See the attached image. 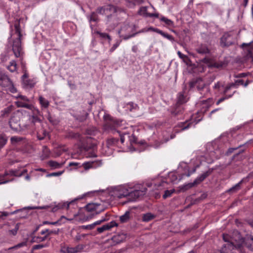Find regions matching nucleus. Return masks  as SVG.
I'll list each match as a JSON object with an SVG mask.
<instances>
[{
	"label": "nucleus",
	"mask_w": 253,
	"mask_h": 253,
	"mask_svg": "<svg viewBox=\"0 0 253 253\" xmlns=\"http://www.w3.org/2000/svg\"><path fill=\"white\" fill-rule=\"evenodd\" d=\"M107 11L106 24L112 29L116 27L120 20L118 17V14L125 13V9L123 8L114 5L112 4L106 5Z\"/></svg>",
	"instance_id": "obj_1"
},
{
	"label": "nucleus",
	"mask_w": 253,
	"mask_h": 253,
	"mask_svg": "<svg viewBox=\"0 0 253 253\" xmlns=\"http://www.w3.org/2000/svg\"><path fill=\"white\" fill-rule=\"evenodd\" d=\"M136 28V26L135 25L124 24L118 31L120 37L126 40L134 37L138 33L144 32V30H142L136 32H135Z\"/></svg>",
	"instance_id": "obj_2"
},
{
	"label": "nucleus",
	"mask_w": 253,
	"mask_h": 253,
	"mask_svg": "<svg viewBox=\"0 0 253 253\" xmlns=\"http://www.w3.org/2000/svg\"><path fill=\"white\" fill-rule=\"evenodd\" d=\"M15 30V33L17 34L18 37L14 40L13 42L12 50L14 55L16 57L20 56L21 51L22 50L21 47V38L22 35L21 33V29L19 23H16L14 25Z\"/></svg>",
	"instance_id": "obj_3"
},
{
	"label": "nucleus",
	"mask_w": 253,
	"mask_h": 253,
	"mask_svg": "<svg viewBox=\"0 0 253 253\" xmlns=\"http://www.w3.org/2000/svg\"><path fill=\"white\" fill-rule=\"evenodd\" d=\"M236 39L230 32L225 33L220 39V45L222 48L234 45Z\"/></svg>",
	"instance_id": "obj_4"
},
{
	"label": "nucleus",
	"mask_w": 253,
	"mask_h": 253,
	"mask_svg": "<svg viewBox=\"0 0 253 253\" xmlns=\"http://www.w3.org/2000/svg\"><path fill=\"white\" fill-rule=\"evenodd\" d=\"M147 190V189L146 187H143L141 190H135L133 191L131 190V189L130 188L129 194L127 197V200L124 202V203L136 201L138 198L143 197L146 194Z\"/></svg>",
	"instance_id": "obj_5"
},
{
	"label": "nucleus",
	"mask_w": 253,
	"mask_h": 253,
	"mask_svg": "<svg viewBox=\"0 0 253 253\" xmlns=\"http://www.w3.org/2000/svg\"><path fill=\"white\" fill-rule=\"evenodd\" d=\"M20 120V114L18 112L11 117L9 121V124L10 128L15 131H18L21 130Z\"/></svg>",
	"instance_id": "obj_6"
},
{
	"label": "nucleus",
	"mask_w": 253,
	"mask_h": 253,
	"mask_svg": "<svg viewBox=\"0 0 253 253\" xmlns=\"http://www.w3.org/2000/svg\"><path fill=\"white\" fill-rule=\"evenodd\" d=\"M81 151H88L91 150H94L96 145L92 142V138L90 137H87L84 140L81 142L79 145Z\"/></svg>",
	"instance_id": "obj_7"
},
{
	"label": "nucleus",
	"mask_w": 253,
	"mask_h": 253,
	"mask_svg": "<svg viewBox=\"0 0 253 253\" xmlns=\"http://www.w3.org/2000/svg\"><path fill=\"white\" fill-rule=\"evenodd\" d=\"M100 205H101L100 204L89 203L85 206V209L87 211L91 212L95 211L94 213H93L90 216H87L86 220L92 218V217L94 215H97L104 211L105 209L104 208H102L100 209H99V207L100 206Z\"/></svg>",
	"instance_id": "obj_8"
},
{
	"label": "nucleus",
	"mask_w": 253,
	"mask_h": 253,
	"mask_svg": "<svg viewBox=\"0 0 253 253\" xmlns=\"http://www.w3.org/2000/svg\"><path fill=\"white\" fill-rule=\"evenodd\" d=\"M130 188H127L125 186H119L115 188L113 193L114 196L119 199H121L124 197H127L129 194V190Z\"/></svg>",
	"instance_id": "obj_9"
},
{
	"label": "nucleus",
	"mask_w": 253,
	"mask_h": 253,
	"mask_svg": "<svg viewBox=\"0 0 253 253\" xmlns=\"http://www.w3.org/2000/svg\"><path fill=\"white\" fill-rule=\"evenodd\" d=\"M239 234V244H242V247H246L249 250L253 251V236H248L245 238H240Z\"/></svg>",
	"instance_id": "obj_10"
},
{
	"label": "nucleus",
	"mask_w": 253,
	"mask_h": 253,
	"mask_svg": "<svg viewBox=\"0 0 253 253\" xmlns=\"http://www.w3.org/2000/svg\"><path fill=\"white\" fill-rule=\"evenodd\" d=\"M189 87L192 88L196 86L199 91H201L204 89L205 86V84L200 78L194 79L189 83Z\"/></svg>",
	"instance_id": "obj_11"
},
{
	"label": "nucleus",
	"mask_w": 253,
	"mask_h": 253,
	"mask_svg": "<svg viewBox=\"0 0 253 253\" xmlns=\"http://www.w3.org/2000/svg\"><path fill=\"white\" fill-rule=\"evenodd\" d=\"M104 119L105 121L104 126L106 129H114L115 128L116 122L110 115H105Z\"/></svg>",
	"instance_id": "obj_12"
},
{
	"label": "nucleus",
	"mask_w": 253,
	"mask_h": 253,
	"mask_svg": "<svg viewBox=\"0 0 253 253\" xmlns=\"http://www.w3.org/2000/svg\"><path fill=\"white\" fill-rule=\"evenodd\" d=\"M12 84V81L8 77L0 72V85L3 87H8Z\"/></svg>",
	"instance_id": "obj_13"
},
{
	"label": "nucleus",
	"mask_w": 253,
	"mask_h": 253,
	"mask_svg": "<svg viewBox=\"0 0 253 253\" xmlns=\"http://www.w3.org/2000/svg\"><path fill=\"white\" fill-rule=\"evenodd\" d=\"M214 170L213 168H210L209 170L203 173L200 176L198 177L194 181L197 185L200 184L201 182L204 181L207 177L211 175L213 171Z\"/></svg>",
	"instance_id": "obj_14"
},
{
	"label": "nucleus",
	"mask_w": 253,
	"mask_h": 253,
	"mask_svg": "<svg viewBox=\"0 0 253 253\" xmlns=\"http://www.w3.org/2000/svg\"><path fill=\"white\" fill-rule=\"evenodd\" d=\"M126 239V234L124 233L118 234L113 236L111 240L114 242L113 245L120 244L124 242Z\"/></svg>",
	"instance_id": "obj_15"
},
{
	"label": "nucleus",
	"mask_w": 253,
	"mask_h": 253,
	"mask_svg": "<svg viewBox=\"0 0 253 253\" xmlns=\"http://www.w3.org/2000/svg\"><path fill=\"white\" fill-rule=\"evenodd\" d=\"M183 108L179 105L175 104L170 110V113L173 117H177L182 114Z\"/></svg>",
	"instance_id": "obj_16"
},
{
	"label": "nucleus",
	"mask_w": 253,
	"mask_h": 253,
	"mask_svg": "<svg viewBox=\"0 0 253 253\" xmlns=\"http://www.w3.org/2000/svg\"><path fill=\"white\" fill-rule=\"evenodd\" d=\"M28 75L27 73H25L22 77L23 84L25 87L33 88L35 85V83L33 81L28 79Z\"/></svg>",
	"instance_id": "obj_17"
},
{
	"label": "nucleus",
	"mask_w": 253,
	"mask_h": 253,
	"mask_svg": "<svg viewBox=\"0 0 253 253\" xmlns=\"http://www.w3.org/2000/svg\"><path fill=\"white\" fill-rule=\"evenodd\" d=\"M38 115H40V112L37 110L36 111L34 112V114L32 116L31 123L34 126H36L37 124L41 125L42 120Z\"/></svg>",
	"instance_id": "obj_18"
},
{
	"label": "nucleus",
	"mask_w": 253,
	"mask_h": 253,
	"mask_svg": "<svg viewBox=\"0 0 253 253\" xmlns=\"http://www.w3.org/2000/svg\"><path fill=\"white\" fill-rule=\"evenodd\" d=\"M101 161L97 162H88L83 164V166L85 170H87L90 168H95L96 166H99L101 165Z\"/></svg>",
	"instance_id": "obj_19"
},
{
	"label": "nucleus",
	"mask_w": 253,
	"mask_h": 253,
	"mask_svg": "<svg viewBox=\"0 0 253 253\" xmlns=\"http://www.w3.org/2000/svg\"><path fill=\"white\" fill-rule=\"evenodd\" d=\"M80 135L78 132H75L72 131H69L66 132L65 137L68 139H80Z\"/></svg>",
	"instance_id": "obj_20"
},
{
	"label": "nucleus",
	"mask_w": 253,
	"mask_h": 253,
	"mask_svg": "<svg viewBox=\"0 0 253 253\" xmlns=\"http://www.w3.org/2000/svg\"><path fill=\"white\" fill-rule=\"evenodd\" d=\"M154 32L161 35L164 37L169 39V40L172 42L174 41L173 37L171 35H170L166 33H165L163 31L160 30L157 28H155V29H154Z\"/></svg>",
	"instance_id": "obj_21"
},
{
	"label": "nucleus",
	"mask_w": 253,
	"mask_h": 253,
	"mask_svg": "<svg viewBox=\"0 0 253 253\" xmlns=\"http://www.w3.org/2000/svg\"><path fill=\"white\" fill-rule=\"evenodd\" d=\"M239 244L237 243L236 244H234L232 241L227 243L225 244H224L221 248H224V250H232L233 249H236V246Z\"/></svg>",
	"instance_id": "obj_22"
},
{
	"label": "nucleus",
	"mask_w": 253,
	"mask_h": 253,
	"mask_svg": "<svg viewBox=\"0 0 253 253\" xmlns=\"http://www.w3.org/2000/svg\"><path fill=\"white\" fill-rule=\"evenodd\" d=\"M186 102L185 97L182 92H179L178 94L177 100L176 103V105L181 106L183 103Z\"/></svg>",
	"instance_id": "obj_23"
},
{
	"label": "nucleus",
	"mask_w": 253,
	"mask_h": 253,
	"mask_svg": "<svg viewBox=\"0 0 253 253\" xmlns=\"http://www.w3.org/2000/svg\"><path fill=\"white\" fill-rule=\"evenodd\" d=\"M59 232V229H57V230H50L49 229H45L44 230L42 231L41 232V235L45 234V236H46V238H47V237L49 236H50L52 234H56V235L58 234Z\"/></svg>",
	"instance_id": "obj_24"
},
{
	"label": "nucleus",
	"mask_w": 253,
	"mask_h": 253,
	"mask_svg": "<svg viewBox=\"0 0 253 253\" xmlns=\"http://www.w3.org/2000/svg\"><path fill=\"white\" fill-rule=\"evenodd\" d=\"M130 218V212L126 211L124 214L120 217V221L122 223H126L127 222Z\"/></svg>",
	"instance_id": "obj_25"
},
{
	"label": "nucleus",
	"mask_w": 253,
	"mask_h": 253,
	"mask_svg": "<svg viewBox=\"0 0 253 253\" xmlns=\"http://www.w3.org/2000/svg\"><path fill=\"white\" fill-rule=\"evenodd\" d=\"M119 141V139L116 138H108L106 141V144L108 147L114 146L117 144Z\"/></svg>",
	"instance_id": "obj_26"
},
{
	"label": "nucleus",
	"mask_w": 253,
	"mask_h": 253,
	"mask_svg": "<svg viewBox=\"0 0 253 253\" xmlns=\"http://www.w3.org/2000/svg\"><path fill=\"white\" fill-rule=\"evenodd\" d=\"M155 217V215L150 212H148L143 215L142 220L145 222H148L154 219Z\"/></svg>",
	"instance_id": "obj_27"
},
{
	"label": "nucleus",
	"mask_w": 253,
	"mask_h": 253,
	"mask_svg": "<svg viewBox=\"0 0 253 253\" xmlns=\"http://www.w3.org/2000/svg\"><path fill=\"white\" fill-rule=\"evenodd\" d=\"M196 185H197V184L195 183V181H194L193 182L189 183L187 184L180 186V189L181 191H185Z\"/></svg>",
	"instance_id": "obj_28"
},
{
	"label": "nucleus",
	"mask_w": 253,
	"mask_h": 253,
	"mask_svg": "<svg viewBox=\"0 0 253 253\" xmlns=\"http://www.w3.org/2000/svg\"><path fill=\"white\" fill-rule=\"evenodd\" d=\"M196 51L200 54H206L210 52V50L207 46L202 45L201 46L197 48Z\"/></svg>",
	"instance_id": "obj_29"
},
{
	"label": "nucleus",
	"mask_w": 253,
	"mask_h": 253,
	"mask_svg": "<svg viewBox=\"0 0 253 253\" xmlns=\"http://www.w3.org/2000/svg\"><path fill=\"white\" fill-rule=\"evenodd\" d=\"M46 236H43V237H40V236H32V239L31 241V243H41L42 242H43L45 241L46 239Z\"/></svg>",
	"instance_id": "obj_30"
},
{
	"label": "nucleus",
	"mask_w": 253,
	"mask_h": 253,
	"mask_svg": "<svg viewBox=\"0 0 253 253\" xmlns=\"http://www.w3.org/2000/svg\"><path fill=\"white\" fill-rule=\"evenodd\" d=\"M88 19L89 20V22H97L99 21V18L98 16L97 15V13L96 12V11L95 12H92L90 15V16L88 17Z\"/></svg>",
	"instance_id": "obj_31"
},
{
	"label": "nucleus",
	"mask_w": 253,
	"mask_h": 253,
	"mask_svg": "<svg viewBox=\"0 0 253 253\" xmlns=\"http://www.w3.org/2000/svg\"><path fill=\"white\" fill-rule=\"evenodd\" d=\"M128 137L129 138V140L131 145L137 143H139L141 145L144 144L143 141L138 142L137 138L133 134H132L131 136H128Z\"/></svg>",
	"instance_id": "obj_32"
},
{
	"label": "nucleus",
	"mask_w": 253,
	"mask_h": 253,
	"mask_svg": "<svg viewBox=\"0 0 253 253\" xmlns=\"http://www.w3.org/2000/svg\"><path fill=\"white\" fill-rule=\"evenodd\" d=\"M74 247H63L61 249V252L62 253H75Z\"/></svg>",
	"instance_id": "obj_33"
},
{
	"label": "nucleus",
	"mask_w": 253,
	"mask_h": 253,
	"mask_svg": "<svg viewBox=\"0 0 253 253\" xmlns=\"http://www.w3.org/2000/svg\"><path fill=\"white\" fill-rule=\"evenodd\" d=\"M106 8V5L102 6H99L98 7L96 10V12L98 14H101V15H105L107 16V11Z\"/></svg>",
	"instance_id": "obj_34"
},
{
	"label": "nucleus",
	"mask_w": 253,
	"mask_h": 253,
	"mask_svg": "<svg viewBox=\"0 0 253 253\" xmlns=\"http://www.w3.org/2000/svg\"><path fill=\"white\" fill-rule=\"evenodd\" d=\"M39 101L41 106L45 108H47L49 106V102L42 96L39 97Z\"/></svg>",
	"instance_id": "obj_35"
},
{
	"label": "nucleus",
	"mask_w": 253,
	"mask_h": 253,
	"mask_svg": "<svg viewBox=\"0 0 253 253\" xmlns=\"http://www.w3.org/2000/svg\"><path fill=\"white\" fill-rule=\"evenodd\" d=\"M17 68V64L15 61L12 60L10 62V65L8 66L7 69L11 72H13L16 71Z\"/></svg>",
	"instance_id": "obj_36"
},
{
	"label": "nucleus",
	"mask_w": 253,
	"mask_h": 253,
	"mask_svg": "<svg viewBox=\"0 0 253 253\" xmlns=\"http://www.w3.org/2000/svg\"><path fill=\"white\" fill-rule=\"evenodd\" d=\"M48 164L50 167L56 169L61 167L63 164H60L54 161H49L48 162Z\"/></svg>",
	"instance_id": "obj_37"
},
{
	"label": "nucleus",
	"mask_w": 253,
	"mask_h": 253,
	"mask_svg": "<svg viewBox=\"0 0 253 253\" xmlns=\"http://www.w3.org/2000/svg\"><path fill=\"white\" fill-rule=\"evenodd\" d=\"M243 180L240 181L238 183L236 184L235 186H233L232 188L229 189L228 190V192H236L237 191L239 190L240 189V185L242 183Z\"/></svg>",
	"instance_id": "obj_38"
},
{
	"label": "nucleus",
	"mask_w": 253,
	"mask_h": 253,
	"mask_svg": "<svg viewBox=\"0 0 253 253\" xmlns=\"http://www.w3.org/2000/svg\"><path fill=\"white\" fill-rule=\"evenodd\" d=\"M147 8L146 6L141 7L138 13L140 15H142L146 17H149L148 16V14H150V13H148L147 12Z\"/></svg>",
	"instance_id": "obj_39"
},
{
	"label": "nucleus",
	"mask_w": 253,
	"mask_h": 253,
	"mask_svg": "<svg viewBox=\"0 0 253 253\" xmlns=\"http://www.w3.org/2000/svg\"><path fill=\"white\" fill-rule=\"evenodd\" d=\"M104 226H105L106 230H109L112 227H115V226H117L118 224L115 221H112L110 223H108L105 225H104Z\"/></svg>",
	"instance_id": "obj_40"
},
{
	"label": "nucleus",
	"mask_w": 253,
	"mask_h": 253,
	"mask_svg": "<svg viewBox=\"0 0 253 253\" xmlns=\"http://www.w3.org/2000/svg\"><path fill=\"white\" fill-rule=\"evenodd\" d=\"M7 142V138L5 135L0 134V149L2 148Z\"/></svg>",
	"instance_id": "obj_41"
},
{
	"label": "nucleus",
	"mask_w": 253,
	"mask_h": 253,
	"mask_svg": "<svg viewBox=\"0 0 253 253\" xmlns=\"http://www.w3.org/2000/svg\"><path fill=\"white\" fill-rule=\"evenodd\" d=\"M191 124V123L189 122V121H187L185 122L182 123L179 125V126L181 127V130H183L188 128Z\"/></svg>",
	"instance_id": "obj_42"
},
{
	"label": "nucleus",
	"mask_w": 253,
	"mask_h": 253,
	"mask_svg": "<svg viewBox=\"0 0 253 253\" xmlns=\"http://www.w3.org/2000/svg\"><path fill=\"white\" fill-rule=\"evenodd\" d=\"M175 192V190L174 189L171 190H167L165 191L164 194L163 195V198L164 199H167L168 197L171 196V194Z\"/></svg>",
	"instance_id": "obj_43"
},
{
	"label": "nucleus",
	"mask_w": 253,
	"mask_h": 253,
	"mask_svg": "<svg viewBox=\"0 0 253 253\" xmlns=\"http://www.w3.org/2000/svg\"><path fill=\"white\" fill-rule=\"evenodd\" d=\"M65 218V217L64 216H62L59 219H58V220H57L56 221H55V222H49V221H44L42 223H43V224H51V225H55L57 224H60L61 220L62 218Z\"/></svg>",
	"instance_id": "obj_44"
},
{
	"label": "nucleus",
	"mask_w": 253,
	"mask_h": 253,
	"mask_svg": "<svg viewBox=\"0 0 253 253\" xmlns=\"http://www.w3.org/2000/svg\"><path fill=\"white\" fill-rule=\"evenodd\" d=\"M42 135H41L40 132H37V137L39 139L42 140L48 134V132L45 130L43 129L42 130Z\"/></svg>",
	"instance_id": "obj_45"
},
{
	"label": "nucleus",
	"mask_w": 253,
	"mask_h": 253,
	"mask_svg": "<svg viewBox=\"0 0 253 253\" xmlns=\"http://www.w3.org/2000/svg\"><path fill=\"white\" fill-rule=\"evenodd\" d=\"M49 244L46 243L45 244H38L36 245L33 246L32 247V250H38L41 249H42L43 248H45L47 246H48Z\"/></svg>",
	"instance_id": "obj_46"
},
{
	"label": "nucleus",
	"mask_w": 253,
	"mask_h": 253,
	"mask_svg": "<svg viewBox=\"0 0 253 253\" xmlns=\"http://www.w3.org/2000/svg\"><path fill=\"white\" fill-rule=\"evenodd\" d=\"M200 62L207 64L208 67H210L212 63V60L209 58L205 57L203 59L200 60Z\"/></svg>",
	"instance_id": "obj_47"
},
{
	"label": "nucleus",
	"mask_w": 253,
	"mask_h": 253,
	"mask_svg": "<svg viewBox=\"0 0 253 253\" xmlns=\"http://www.w3.org/2000/svg\"><path fill=\"white\" fill-rule=\"evenodd\" d=\"M17 106L19 107H23L27 109H31L32 106L30 104L23 103L22 102H17Z\"/></svg>",
	"instance_id": "obj_48"
},
{
	"label": "nucleus",
	"mask_w": 253,
	"mask_h": 253,
	"mask_svg": "<svg viewBox=\"0 0 253 253\" xmlns=\"http://www.w3.org/2000/svg\"><path fill=\"white\" fill-rule=\"evenodd\" d=\"M161 20L162 21L164 22L166 24H167L168 26H172L173 25V22L171 20L165 17H162L161 18Z\"/></svg>",
	"instance_id": "obj_49"
},
{
	"label": "nucleus",
	"mask_w": 253,
	"mask_h": 253,
	"mask_svg": "<svg viewBox=\"0 0 253 253\" xmlns=\"http://www.w3.org/2000/svg\"><path fill=\"white\" fill-rule=\"evenodd\" d=\"M237 86V84H235V82L234 83H231L229 84H228L225 88L224 89V90L223 91V94H225L227 93V92H228V91L230 89V88L232 87H234V86Z\"/></svg>",
	"instance_id": "obj_50"
},
{
	"label": "nucleus",
	"mask_w": 253,
	"mask_h": 253,
	"mask_svg": "<svg viewBox=\"0 0 253 253\" xmlns=\"http://www.w3.org/2000/svg\"><path fill=\"white\" fill-rule=\"evenodd\" d=\"M47 119L49 122L51 123L53 125H57V124H58L59 122V121L58 120L54 118L53 117L50 115L48 116Z\"/></svg>",
	"instance_id": "obj_51"
},
{
	"label": "nucleus",
	"mask_w": 253,
	"mask_h": 253,
	"mask_svg": "<svg viewBox=\"0 0 253 253\" xmlns=\"http://www.w3.org/2000/svg\"><path fill=\"white\" fill-rule=\"evenodd\" d=\"M11 175L20 177L23 175V173H20L18 170H9Z\"/></svg>",
	"instance_id": "obj_52"
},
{
	"label": "nucleus",
	"mask_w": 253,
	"mask_h": 253,
	"mask_svg": "<svg viewBox=\"0 0 253 253\" xmlns=\"http://www.w3.org/2000/svg\"><path fill=\"white\" fill-rule=\"evenodd\" d=\"M233 94H230V95H226V94H224L225 96L224 97L220 98L219 99H218V100L216 102V104L218 105L219 103L223 102L225 99H228V98L231 97L232 96Z\"/></svg>",
	"instance_id": "obj_53"
},
{
	"label": "nucleus",
	"mask_w": 253,
	"mask_h": 253,
	"mask_svg": "<svg viewBox=\"0 0 253 253\" xmlns=\"http://www.w3.org/2000/svg\"><path fill=\"white\" fill-rule=\"evenodd\" d=\"M97 34L103 38L108 39L109 40V42H110L111 41V38L109 34L105 33H101L100 32H97Z\"/></svg>",
	"instance_id": "obj_54"
},
{
	"label": "nucleus",
	"mask_w": 253,
	"mask_h": 253,
	"mask_svg": "<svg viewBox=\"0 0 253 253\" xmlns=\"http://www.w3.org/2000/svg\"><path fill=\"white\" fill-rule=\"evenodd\" d=\"M243 145H240V146H239L238 147H236V148H229L225 153L226 155H227V156L230 155L231 153H232L234 152V150H237L239 148H241Z\"/></svg>",
	"instance_id": "obj_55"
},
{
	"label": "nucleus",
	"mask_w": 253,
	"mask_h": 253,
	"mask_svg": "<svg viewBox=\"0 0 253 253\" xmlns=\"http://www.w3.org/2000/svg\"><path fill=\"white\" fill-rule=\"evenodd\" d=\"M84 248V245L82 244H79L76 246L75 247H74V249L75 251V253H77L81 252Z\"/></svg>",
	"instance_id": "obj_56"
},
{
	"label": "nucleus",
	"mask_w": 253,
	"mask_h": 253,
	"mask_svg": "<svg viewBox=\"0 0 253 253\" xmlns=\"http://www.w3.org/2000/svg\"><path fill=\"white\" fill-rule=\"evenodd\" d=\"M22 140H23L22 137H17V136H13V137H11L10 138V140H11L12 143H17L18 142L22 141Z\"/></svg>",
	"instance_id": "obj_57"
},
{
	"label": "nucleus",
	"mask_w": 253,
	"mask_h": 253,
	"mask_svg": "<svg viewBox=\"0 0 253 253\" xmlns=\"http://www.w3.org/2000/svg\"><path fill=\"white\" fill-rule=\"evenodd\" d=\"M27 245V242L26 241H25V242H22L21 243H20L19 244H18L17 245L9 248V249H17V248H21V247H22L23 246H25Z\"/></svg>",
	"instance_id": "obj_58"
},
{
	"label": "nucleus",
	"mask_w": 253,
	"mask_h": 253,
	"mask_svg": "<svg viewBox=\"0 0 253 253\" xmlns=\"http://www.w3.org/2000/svg\"><path fill=\"white\" fill-rule=\"evenodd\" d=\"M64 172V170L58 171V172H52L48 174H47V176H58L61 175L63 172Z\"/></svg>",
	"instance_id": "obj_59"
},
{
	"label": "nucleus",
	"mask_w": 253,
	"mask_h": 253,
	"mask_svg": "<svg viewBox=\"0 0 253 253\" xmlns=\"http://www.w3.org/2000/svg\"><path fill=\"white\" fill-rule=\"evenodd\" d=\"M11 109L10 107H7L1 112L2 114L1 116L2 117H4L6 115H8L11 112Z\"/></svg>",
	"instance_id": "obj_60"
},
{
	"label": "nucleus",
	"mask_w": 253,
	"mask_h": 253,
	"mask_svg": "<svg viewBox=\"0 0 253 253\" xmlns=\"http://www.w3.org/2000/svg\"><path fill=\"white\" fill-rule=\"evenodd\" d=\"M121 41H117L116 42L113 44L112 47L110 49V52H113L120 45Z\"/></svg>",
	"instance_id": "obj_61"
},
{
	"label": "nucleus",
	"mask_w": 253,
	"mask_h": 253,
	"mask_svg": "<svg viewBox=\"0 0 253 253\" xmlns=\"http://www.w3.org/2000/svg\"><path fill=\"white\" fill-rule=\"evenodd\" d=\"M222 237H223V240L225 242L228 243V242L232 241L230 236L229 235H228V234H223Z\"/></svg>",
	"instance_id": "obj_62"
},
{
	"label": "nucleus",
	"mask_w": 253,
	"mask_h": 253,
	"mask_svg": "<svg viewBox=\"0 0 253 253\" xmlns=\"http://www.w3.org/2000/svg\"><path fill=\"white\" fill-rule=\"evenodd\" d=\"M88 115V114L87 112H85L84 115L82 116H79L78 118V119L80 122H84L86 119Z\"/></svg>",
	"instance_id": "obj_63"
},
{
	"label": "nucleus",
	"mask_w": 253,
	"mask_h": 253,
	"mask_svg": "<svg viewBox=\"0 0 253 253\" xmlns=\"http://www.w3.org/2000/svg\"><path fill=\"white\" fill-rule=\"evenodd\" d=\"M236 249H237L240 253H246L243 247H242V244H238L236 247Z\"/></svg>",
	"instance_id": "obj_64"
}]
</instances>
